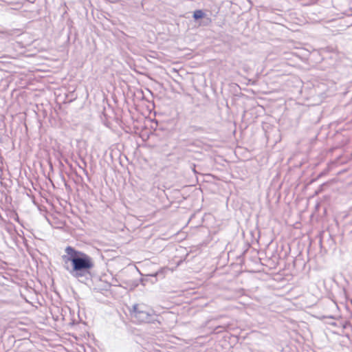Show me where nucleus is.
Returning a JSON list of instances; mask_svg holds the SVG:
<instances>
[{
	"label": "nucleus",
	"mask_w": 352,
	"mask_h": 352,
	"mask_svg": "<svg viewBox=\"0 0 352 352\" xmlns=\"http://www.w3.org/2000/svg\"><path fill=\"white\" fill-rule=\"evenodd\" d=\"M49 223L53 227H56V225L58 224L57 228H63L65 225V221H49Z\"/></svg>",
	"instance_id": "obj_5"
},
{
	"label": "nucleus",
	"mask_w": 352,
	"mask_h": 352,
	"mask_svg": "<svg viewBox=\"0 0 352 352\" xmlns=\"http://www.w3.org/2000/svg\"><path fill=\"white\" fill-rule=\"evenodd\" d=\"M204 16H205V14L204 13V12L201 10H197L193 13V18L195 20L202 19L204 17Z\"/></svg>",
	"instance_id": "obj_4"
},
{
	"label": "nucleus",
	"mask_w": 352,
	"mask_h": 352,
	"mask_svg": "<svg viewBox=\"0 0 352 352\" xmlns=\"http://www.w3.org/2000/svg\"><path fill=\"white\" fill-rule=\"evenodd\" d=\"M65 252L66 254L62 256L64 268L72 276L80 278L90 274V270L94 267V261L90 256L72 246L66 247Z\"/></svg>",
	"instance_id": "obj_1"
},
{
	"label": "nucleus",
	"mask_w": 352,
	"mask_h": 352,
	"mask_svg": "<svg viewBox=\"0 0 352 352\" xmlns=\"http://www.w3.org/2000/svg\"><path fill=\"white\" fill-rule=\"evenodd\" d=\"M3 227L10 234H13L14 232H16L15 227L10 221H3Z\"/></svg>",
	"instance_id": "obj_3"
},
{
	"label": "nucleus",
	"mask_w": 352,
	"mask_h": 352,
	"mask_svg": "<svg viewBox=\"0 0 352 352\" xmlns=\"http://www.w3.org/2000/svg\"><path fill=\"white\" fill-rule=\"evenodd\" d=\"M131 316L138 323H153L157 320L154 311L143 303L133 305Z\"/></svg>",
	"instance_id": "obj_2"
}]
</instances>
